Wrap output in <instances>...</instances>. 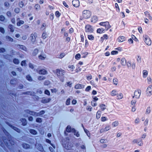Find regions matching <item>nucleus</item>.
I'll return each instance as SVG.
<instances>
[{"instance_id":"f257e3e1","label":"nucleus","mask_w":152,"mask_h":152,"mask_svg":"<svg viewBox=\"0 0 152 152\" xmlns=\"http://www.w3.org/2000/svg\"><path fill=\"white\" fill-rule=\"evenodd\" d=\"M65 72V71L61 69H57L56 70V73L58 77L62 82H64V75Z\"/></svg>"},{"instance_id":"f03ea898","label":"nucleus","mask_w":152,"mask_h":152,"mask_svg":"<svg viewBox=\"0 0 152 152\" xmlns=\"http://www.w3.org/2000/svg\"><path fill=\"white\" fill-rule=\"evenodd\" d=\"M62 145L63 147L66 149H70L73 146L72 143L69 142V139L68 138H66V140H64V141H62Z\"/></svg>"},{"instance_id":"7ed1b4c3","label":"nucleus","mask_w":152,"mask_h":152,"mask_svg":"<svg viewBox=\"0 0 152 152\" xmlns=\"http://www.w3.org/2000/svg\"><path fill=\"white\" fill-rule=\"evenodd\" d=\"M83 18L85 19L89 18L91 15V13L88 10H84L83 12Z\"/></svg>"},{"instance_id":"20e7f679","label":"nucleus","mask_w":152,"mask_h":152,"mask_svg":"<svg viewBox=\"0 0 152 152\" xmlns=\"http://www.w3.org/2000/svg\"><path fill=\"white\" fill-rule=\"evenodd\" d=\"M141 94V91L139 89L136 90L134 93V96H132V98L135 97L136 99H138L139 98Z\"/></svg>"},{"instance_id":"39448f33","label":"nucleus","mask_w":152,"mask_h":152,"mask_svg":"<svg viewBox=\"0 0 152 152\" xmlns=\"http://www.w3.org/2000/svg\"><path fill=\"white\" fill-rule=\"evenodd\" d=\"M37 37V34L35 32L31 34L30 39L31 42L34 44L36 41V38Z\"/></svg>"},{"instance_id":"423d86ee","label":"nucleus","mask_w":152,"mask_h":152,"mask_svg":"<svg viewBox=\"0 0 152 152\" xmlns=\"http://www.w3.org/2000/svg\"><path fill=\"white\" fill-rule=\"evenodd\" d=\"M99 24L101 26H105L106 30H108L111 27V26L108 22H101Z\"/></svg>"},{"instance_id":"0eeeda50","label":"nucleus","mask_w":152,"mask_h":152,"mask_svg":"<svg viewBox=\"0 0 152 152\" xmlns=\"http://www.w3.org/2000/svg\"><path fill=\"white\" fill-rule=\"evenodd\" d=\"M86 32L91 33L93 31V29L91 26L89 25H86L85 27Z\"/></svg>"},{"instance_id":"6e6552de","label":"nucleus","mask_w":152,"mask_h":152,"mask_svg":"<svg viewBox=\"0 0 152 152\" xmlns=\"http://www.w3.org/2000/svg\"><path fill=\"white\" fill-rule=\"evenodd\" d=\"M144 37V41L146 44L148 45H151V41L150 38L147 35H145Z\"/></svg>"},{"instance_id":"1a4fd4ad","label":"nucleus","mask_w":152,"mask_h":152,"mask_svg":"<svg viewBox=\"0 0 152 152\" xmlns=\"http://www.w3.org/2000/svg\"><path fill=\"white\" fill-rule=\"evenodd\" d=\"M146 94L148 96H150L152 94V86H150L146 90Z\"/></svg>"},{"instance_id":"9d476101","label":"nucleus","mask_w":152,"mask_h":152,"mask_svg":"<svg viewBox=\"0 0 152 152\" xmlns=\"http://www.w3.org/2000/svg\"><path fill=\"white\" fill-rule=\"evenodd\" d=\"M25 112L26 113L34 116H37V113L33 111H30L29 110H25Z\"/></svg>"},{"instance_id":"9b49d317","label":"nucleus","mask_w":152,"mask_h":152,"mask_svg":"<svg viewBox=\"0 0 152 152\" xmlns=\"http://www.w3.org/2000/svg\"><path fill=\"white\" fill-rule=\"evenodd\" d=\"M72 4L75 7H78L80 6V2L78 0H73L72 1Z\"/></svg>"},{"instance_id":"f8f14e48","label":"nucleus","mask_w":152,"mask_h":152,"mask_svg":"<svg viewBox=\"0 0 152 152\" xmlns=\"http://www.w3.org/2000/svg\"><path fill=\"white\" fill-rule=\"evenodd\" d=\"M37 72L39 74H42L43 75L46 74L47 73V71L44 69H41L39 70L38 69H37Z\"/></svg>"},{"instance_id":"ddd939ff","label":"nucleus","mask_w":152,"mask_h":152,"mask_svg":"<svg viewBox=\"0 0 152 152\" xmlns=\"http://www.w3.org/2000/svg\"><path fill=\"white\" fill-rule=\"evenodd\" d=\"M85 86L83 84H78L75 85V88L76 89H80L84 88Z\"/></svg>"},{"instance_id":"4468645a","label":"nucleus","mask_w":152,"mask_h":152,"mask_svg":"<svg viewBox=\"0 0 152 152\" xmlns=\"http://www.w3.org/2000/svg\"><path fill=\"white\" fill-rule=\"evenodd\" d=\"M68 70L70 72H72L75 69V67L73 65H69L67 67Z\"/></svg>"},{"instance_id":"2eb2a0df","label":"nucleus","mask_w":152,"mask_h":152,"mask_svg":"<svg viewBox=\"0 0 152 152\" xmlns=\"http://www.w3.org/2000/svg\"><path fill=\"white\" fill-rule=\"evenodd\" d=\"M110 129V127L109 126H106L104 129H102L100 130V132L101 133H102L104 132H106L109 130Z\"/></svg>"},{"instance_id":"dca6fc26","label":"nucleus","mask_w":152,"mask_h":152,"mask_svg":"<svg viewBox=\"0 0 152 152\" xmlns=\"http://www.w3.org/2000/svg\"><path fill=\"white\" fill-rule=\"evenodd\" d=\"M36 147L37 149L41 151H43L44 150L43 147L41 144H37L36 145Z\"/></svg>"},{"instance_id":"f3484780","label":"nucleus","mask_w":152,"mask_h":152,"mask_svg":"<svg viewBox=\"0 0 152 152\" xmlns=\"http://www.w3.org/2000/svg\"><path fill=\"white\" fill-rule=\"evenodd\" d=\"M51 99L50 98L44 99L43 98L41 101L42 103L44 104L50 102Z\"/></svg>"},{"instance_id":"a211bd4d","label":"nucleus","mask_w":152,"mask_h":152,"mask_svg":"<svg viewBox=\"0 0 152 152\" xmlns=\"http://www.w3.org/2000/svg\"><path fill=\"white\" fill-rule=\"evenodd\" d=\"M98 20V18L96 16H94L91 19V21L93 23H95Z\"/></svg>"},{"instance_id":"6ab92c4d","label":"nucleus","mask_w":152,"mask_h":152,"mask_svg":"<svg viewBox=\"0 0 152 152\" xmlns=\"http://www.w3.org/2000/svg\"><path fill=\"white\" fill-rule=\"evenodd\" d=\"M118 41L119 42H122L125 41V38L124 36H120L118 38Z\"/></svg>"},{"instance_id":"aec40b11","label":"nucleus","mask_w":152,"mask_h":152,"mask_svg":"<svg viewBox=\"0 0 152 152\" xmlns=\"http://www.w3.org/2000/svg\"><path fill=\"white\" fill-rule=\"evenodd\" d=\"M17 47L18 48L25 51H26L27 50V49L26 47L24 45H17Z\"/></svg>"},{"instance_id":"412c9836","label":"nucleus","mask_w":152,"mask_h":152,"mask_svg":"<svg viewBox=\"0 0 152 152\" xmlns=\"http://www.w3.org/2000/svg\"><path fill=\"white\" fill-rule=\"evenodd\" d=\"M72 132H73L74 134L76 135L77 137H79L80 136V134L78 132H77L75 130V129H72Z\"/></svg>"},{"instance_id":"4be33fe9","label":"nucleus","mask_w":152,"mask_h":152,"mask_svg":"<svg viewBox=\"0 0 152 152\" xmlns=\"http://www.w3.org/2000/svg\"><path fill=\"white\" fill-rule=\"evenodd\" d=\"M126 60L125 58H122L121 60V64L123 66H125L126 64Z\"/></svg>"},{"instance_id":"5701e85b","label":"nucleus","mask_w":152,"mask_h":152,"mask_svg":"<svg viewBox=\"0 0 152 152\" xmlns=\"http://www.w3.org/2000/svg\"><path fill=\"white\" fill-rule=\"evenodd\" d=\"M137 144L139 146H142L143 145L142 140L141 139V138H139L137 139Z\"/></svg>"},{"instance_id":"b1692460","label":"nucleus","mask_w":152,"mask_h":152,"mask_svg":"<svg viewBox=\"0 0 152 152\" xmlns=\"http://www.w3.org/2000/svg\"><path fill=\"white\" fill-rule=\"evenodd\" d=\"M21 121L22 122V124L23 126H25L27 124V121L25 118H22L20 119Z\"/></svg>"},{"instance_id":"393cba45","label":"nucleus","mask_w":152,"mask_h":152,"mask_svg":"<svg viewBox=\"0 0 152 152\" xmlns=\"http://www.w3.org/2000/svg\"><path fill=\"white\" fill-rule=\"evenodd\" d=\"M111 95L112 96H114L118 95L117 92L115 90H113L111 91Z\"/></svg>"},{"instance_id":"a878e982","label":"nucleus","mask_w":152,"mask_h":152,"mask_svg":"<svg viewBox=\"0 0 152 152\" xmlns=\"http://www.w3.org/2000/svg\"><path fill=\"white\" fill-rule=\"evenodd\" d=\"M88 54V52L86 51L82 52L81 54L82 55V58H85L87 56Z\"/></svg>"},{"instance_id":"bb28decb","label":"nucleus","mask_w":152,"mask_h":152,"mask_svg":"<svg viewBox=\"0 0 152 152\" xmlns=\"http://www.w3.org/2000/svg\"><path fill=\"white\" fill-rule=\"evenodd\" d=\"M39 51V50L37 49H35L33 53H32V55L33 56H36L38 53Z\"/></svg>"},{"instance_id":"cd10ccee","label":"nucleus","mask_w":152,"mask_h":152,"mask_svg":"<svg viewBox=\"0 0 152 152\" xmlns=\"http://www.w3.org/2000/svg\"><path fill=\"white\" fill-rule=\"evenodd\" d=\"M104 29L101 28H99L97 29V33L99 34H101L103 32V31H104Z\"/></svg>"},{"instance_id":"c85d7f7f","label":"nucleus","mask_w":152,"mask_h":152,"mask_svg":"<svg viewBox=\"0 0 152 152\" xmlns=\"http://www.w3.org/2000/svg\"><path fill=\"white\" fill-rule=\"evenodd\" d=\"M12 129H13L14 130H15L18 133H20L21 131L20 129H18V128L14 126H12Z\"/></svg>"},{"instance_id":"c756f323","label":"nucleus","mask_w":152,"mask_h":152,"mask_svg":"<svg viewBox=\"0 0 152 152\" xmlns=\"http://www.w3.org/2000/svg\"><path fill=\"white\" fill-rule=\"evenodd\" d=\"M24 22L22 20H19L17 23V24L18 26H20L21 25L24 23Z\"/></svg>"},{"instance_id":"7c9ffc66","label":"nucleus","mask_w":152,"mask_h":152,"mask_svg":"<svg viewBox=\"0 0 152 152\" xmlns=\"http://www.w3.org/2000/svg\"><path fill=\"white\" fill-rule=\"evenodd\" d=\"M23 147L25 149H28L30 148V145L26 143H23L22 144Z\"/></svg>"},{"instance_id":"2f4dec72","label":"nucleus","mask_w":152,"mask_h":152,"mask_svg":"<svg viewBox=\"0 0 152 152\" xmlns=\"http://www.w3.org/2000/svg\"><path fill=\"white\" fill-rule=\"evenodd\" d=\"M72 129H71V126L69 125L67 126L66 129V131L68 132H72Z\"/></svg>"},{"instance_id":"473e14b6","label":"nucleus","mask_w":152,"mask_h":152,"mask_svg":"<svg viewBox=\"0 0 152 152\" xmlns=\"http://www.w3.org/2000/svg\"><path fill=\"white\" fill-rule=\"evenodd\" d=\"M8 28L10 29V31L11 32H13L14 30V27L12 25H10L8 26Z\"/></svg>"},{"instance_id":"72a5a7b5","label":"nucleus","mask_w":152,"mask_h":152,"mask_svg":"<svg viewBox=\"0 0 152 152\" xmlns=\"http://www.w3.org/2000/svg\"><path fill=\"white\" fill-rule=\"evenodd\" d=\"M143 77L145 78L148 75V71L145 70H143Z\"/></svg>"},{"instance_id":"f704fd0d","label":"nucleus","mask_w":152,"mask_h":152,"mask_svg":"<svg viewBox=\"0 0 152 152\" xmlns=\"http://www.w3.org/2000/svg\"><path fill=\"white\" fill-rule=\"evenodd\" d=\"M29 132L31 134L34 135H35L37 134V131L34 129H30L29 130Z\"/></svg>"},{"instance_id":"c9c22d12","label":"nucleus","mask_w":152,"mask_h":152,"mask_svg":"<svg viewBox=\"0 0 152 152\" xmlns=\"http://www.w3.org/2000/svg\"><path fill=\"white\" fill-rule=\"evenodd\" d=\"M99 107L102 111L104 110L106 108V105L104 104H102L100 105Z\"/></svg>"},{"instance_id":"e433bc0d","label":"nucleus","mask_w":152,"mask_h":152,"mask_svg":"<svg viewBox=\"0 0 152 152\" xmlns=\"http://www.w3.org/2000/svg\"><path fill=\"white\" fill-rule=\"evenodd\" d=\"M101 111H98L96 114V117L97 119L99 118L101 116Z\"/></svg>"},{"instance_id":"4c0bfd02","label":"nucleus","mask_w":152,"mask_h":152,"mask_svg":"<svg viewBox=\"0 0 152 152\" xmlns=\"http://www.w3.org/2000/svg\"><path fill=\"white\" fill-rule=\"evenodd\" d=\"M46 58V56L45 55H41L39 56V59L41 60H44Z\"/></svg>"},{"instance_id":"58836bf2","label":"nucleus","mask_w":152,"mask_h":152,"mask_svg":"<svg viewBox=\"0 0 152 152\" xmlns=\"http://www.w3.org/2000/svg\"><path fill=\"white\" fill-rule=\"evenodd\" d=\"M45 113V111L44 110H41L40 111L39 113H37V116H39L42 115Z\"/></svg>"},{"instance_id":"ea45409f","label":"nucleus","mask_w":152,"mask_h":152,"mask_svg":"<svg viewBox=\"0 0 152 152\" xmlns=\"http://www.w3.org/2000/svg\"><path fill=\"white\" fill-rule=\"evenodd\" d=\"M13 62L15 64H18L19 63V61L18 59L15 58L13 60Z\"/></svg>"},{"instance_id":"a19ab883","label":"nucleus","mask_w":152,"mask_h":152,"mask_svg":"<svg viewBox=\"0 0 152 152\" xmlns=\"http://www.w3.org/2000/svg\"><path fill=\"white\" fill-rule=\"evenodd\" d=\"M26 78L27 80L29 81H31L32 80V77L29 75H27L26 76Z\"/></svg>"},{"instance_id":"79ce46f5","label":"nucleus","mask_w":152,"mask_h":152,"mask_svg":"<svg viewBox=\"0 0 152 152\" xmlns=\"http://www.w3.org/2000/svg\"><path fill=\"white\" fill-rule=\"evenodd\" d=\"M117 95V99H121L123 98V94L122 93H120L119 94H118Z\"/></svg>"},{"instance_id":"37998d69","label":"nucleus","mask_w":152,"mask_h":152,"mask_svg":"<svg viewBox=\"0 0 152 152\" xmlns=\"http://www.w3.org/2000/svg\"><path fill=\"white\" fill-rule=\"evenodd\" d=\"M10 83L11 84L14 85L16 83V80L15 79H12L10 80Z\"/></svg>"},{"instance_id":"c03bdc74","label":"nucleus","mask_w":152,"mask_h":152,"mask_svg":"<svg viewBox=\"0 0 152 152\" xmlns=\"http://www.w3.org/2000/svg\"><path fill=\"white\" fill-rule=\"evenodd\" d=\"M6 39L9 41L11 42H12L13 41V39L9 36H6Z\"/></svg>"},{"instance_id":"a18cd8bd","label":"nucleus","mask_w":152,"mask_h":152,"mask_svg":"<svg viewBox=\"0 0 152 152\" xmlns=\"http://www.w3.org/2000/svg\"><path fill=\"white\" fill-rule=\"evenodd\" d=\"M71 99L70 98H68L66 101V105H68L70 104Z\"/></svg>"},{"instance_id":"49530a36","label":"nucleus","mask_w":152,"mask_h":152,"mask_svg":"<svg viewBox=\"0 0 152 152\" xmlns=\"http://www.w3.org/2000/svg\"><path fill=\"white\" fill-rule=\"evenodd\" d=\"M118 124V121H115L112 124L113 126L114 127L117 126Z\"/></svg>"},{"instance_id":"de8ad7c7","label":"nucleus","mask_w":152,"mask_h":152,"mask_svg":"<svg viewBox=\"0 0 152 152\" xmlns=\"http://www.w3.org/2000/svg\"><path fill=\"white\" fill-rule=\"evenodd\" d=\"M113 82L114 84L117 85L118 83V80L116 78H114L113 80Z\"/></svg>"},{"instance_id":"09e8293b","label":"nucleus","mask_w":152,"mask_h":152,"mask_svg":"<svg viewBox=\"0 0 152 152\" xmlns=\"http://www.w3.org/2000/svg\"><path fill=\"white\" fill-rule=\"evenodd\" d=\"M46 78V77L44 76H39L38 77V79L39 80H45Z\"/></svg>"},{"instance_id":"8fccbe9b","label":"nucleus","mask_w":152,"mask_h":152,"mask_svg":"<svg viewBox=\"0 0 152 152\" xmlns=\"http://www.w3.org/2000/svg\"><path fill=\"white\" fill-rule=\"evenodd\" d=\"M80 54H77L75 56V58L77 59L78 60L80 58Z\"/></svg>"},{"instance_id":"3c124183","label":"nucleus","mask_w":152,"mask_h":152,"mask_svg":"<svg viewBox=\"0 0 152 152\" xmlns=\"http://www.w3.org/2000/svg\"><path fill=\"white\" fill-rule=\"evenodd\" d=\"M20 8L18 7L16 8L14 10L15 12L17 13H19L20 12Z\"/></svg>"},{"instance_id":"603ef678","label":"nucleus","mask_w":152,"mask_h":152,"mask_svg":"<svg viewBox=\"0 0 152 152\" xmlns=\"http://www.w3.org/2000/svg\"><path fill=\"white\" fill-rule=\"evenodd\" d=\"M55 14L57 18L59 17L61 15L60 13L58 11H56Z\"/></svg>"},{"instance_id":"864d4df0","label":"nucleus","mask_w":152,"mask_h":152,"mask_svg":"<svg viewBox=\"0 0 152 152\" xmlns=\"http://www.w3.org/2000/svg\"><path fill=\"white\" fill-rule=\"evenodd\" d=\"M54 18V14L53 13H51L50 15V19L51 20H53Z\"/></svg>"},{"instance_id":"5fc2aeb1","label":"nucleus","mask_w":152,"mask_h":152,"mask_svg":"<svg viewBox=\"0 0 152 152\" xmlns=\"http://www.w3.org/2000/svg\"><path fill=\"white\" fill-rule=\"evenodd\" d=\"M46 141L47 142L50 144L53 148H55V147L53 146V145L51 143V141L50 140L48 139H46Z\"/></svg>"},{"instance_id":"6e6d98bb","label":"nucleus","mask_w":152,"mask_h":152,"mask_svg":"<svg viewBox=\"0 0 152 152\" xmlns=\"http://www.w3.org/2000/svg\"><path fill=\"white\" fill-rule=\"evenodd\" d=\"M88 38L90 40H93L94 39V37L92 35H88Z\"/></svg>"},{"instance_id":"4d7b16f0","label":"nucleus","mask_w":152,"mask_h":152,"mask_svg":"<svg viewBox=\"0 0 152 152\" xmlns=\"http://www.w3.org/2000/svg\"><path fill=\"white\" fill-rule=\"evenodd\" d=\"M72 83L70 82H66V85L67 86L71 88L72 86Z\"/></svg>"},{"instance_id":"13d9d810","label":"nucleus","mask_w":152,"mask_h":152,"mask_svg":"<svg viewBox=\"0 0 152 152\" xmlns=\"http://www.w3.org/2000/svg\"><path fill=\"white\" fill-rule=\"evenodd\" d=\"M34 7L35 8L36 10H37L40 9V6L39 4H37L35 5Z\"/></svg>"},{"instance_id":"bf43d9fd","label":"nucleus","mask_w":152,"mask_h":152,"mask_svg":"<svg viewBox=\"0 0 152 152\" xmlns=\"http://www.w3.org/2000/svg\"><path fill=\"white\" fill-rule=\"evenodd\" d=\"M42 38L44 39L47 37V34L46 33L43 32L42 35Z\"/></svg>"},{"instance_id":"052dcab7","label":"nucleus","mask_w":152,"mask_h":152,"mask_svg":"<svg viewBox=\"0 0 152 152\" xmlns=\"http://www.w3.org/2000/svg\"><path fill=\"white\" fill-rule=\"evenodd\" d=\"M36 121L37 122L40 123L42 122V119L40 118H37L36 119Z\"/></svg>"},{"instance_id":"680f3d73","label":"nucleus","mask_w":152,"mask_h":152,"mask_svg":"<svg viewBox=\"0 0 152 152\" xmlns=\"http://www.w3.org/2000/svg\"><path fill=\"white\" fill-rule=\"evenodd\" d=\"M45 94L48 96L50 95V91L48 90H45Z\"/></svg>"},{"instance_id":"e2e57ef3","label":"nucleus","mask_w":152,"mask_h":152,"mask_svg":"<svg viewBox=\"0 0 152 152\" xmlns=\"http://www.w3.org/2000/svg\"><path fill=\"white\" fill-rule=\"evenodd\" d=\"M19 5L20 7L22 8L23 6L24 3L23 1H21L19 2Z\"/></svg>"},{"instance_id":"0e129e2a","label":"nucleus","mask_w":152,"mask_h":152,"mask_svg":"<svg viewBox=\"0 0 152 152\" xmlns=\"http://www.w3.org/2000/svg\"><path fill=\"white\" fill-rule=\"evenodd\" d=\"M50 82L48 80H45L44 83V84L45 85L48 86L50 84Z\"/></svg>"},{"instance_id":"69168bd1","label":"nucleus","mask_w":152,"mask_h":152,"mask_svg":"<svg viewBox=\"0 0 152 152\" xmlns=\"http://www.w3.org/2000/svg\"><path fill=\"white\" fill-rule=\"evenodd\" d=\"M107 141V140L106 139H102L100 140V142L101 143H105Z\"/></svg>"},{"instance_id":"338daca9","label":"nucleus","mask_w":152,"mask_h":152,"mask_svg":"<svg viewBox=\"0 0 152 152\" xmlns=\"http://www.w3.org/2000/svg\"><path fill=\"white\" fill-rule=\"evenodd\" d=\"M150 107H147L146 110V113L147 114H149L150 113Z\"/></svg>"},{"instance_id":"774afa93","label":"nucleus","mask_w":152,"mask_h":152,"mask_svg":"<svg viewBox=\"0 0 152 152\" xmlns=\"http://www.w3.org/2000/svg\"><path fill=\"white\" fill-rule=\"evenodd\" d=\"M26 62L25 61H22L21 63V65L22 66H26Z\"/></svg>"}]
</instances>
